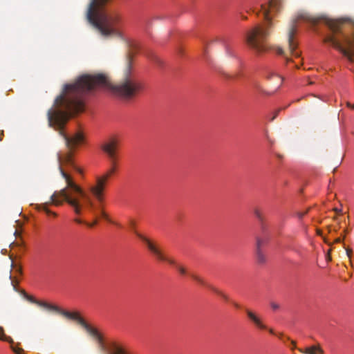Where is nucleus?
Masks as SVG:
<instances>
[{
    "mask_svg": "<svg viewBox=\"0 0 354 354\" xmlns=\"http://www.w3.org/2000/svg\"><path fill=\"white\" fill-rule=\"evenodd\" d=\"M137 236L147 246L148 249L151 251V253H153L156 257L160 261H167L171 265H175L176 262L173 259H170L167 258L162 252L160 250V248L153 243L149 239L145 236L144 235L136 232Z\"/></svg>",
    "mask_w": 354,
    "mask_h": 354,
    "instance_id": "nucleus-7",
    "label": "nucleus"
},
{
    "mask_svg": "<svg viewBox=\"0 0 354 354\" xmlns=\"http://www.w3.org/2000/svg\"><path fill=\"white\" fill-rule=\"evenodd\" d=\"M277 53L279 54V55H283V50L280 48V47H278L277 48Z\"/></svg>",
    "mask_w": 354,
    "mask_h": 354,
    "instance_id": "nucleus-25",
    "label": "nucleus"
},
{
    "mask_svg": "<svg viewBox=\"0 0 354 354\" xmlns=\"http://www.w3.org/2000/svg\"><path fill=\"white\" fill-rule=\"evenodd\" d=\"M12 351L16 353V354H23L24 353V349L21 348H15V347H12Z\"/></svg>",
    "mask_w": 354,
    "mask_h": 354,
    "instance_id": "nucleus-20",
    "label": "nucleus"
},
{
    "mask_svg": "<svg viewBox=\"0 0 354 354\" xmlns=\"http://www.w3.org/2000/svg\"><path fill=\"white\" fill-rule=\"evenodd\" d=\"M107 351L108 354H128L124 348L116 342H111Z\"/></svg>",
    "mask_w": 354,
    "mask_h": 354,
    "instance_id": "nucleus-10",
    "label": "nucleus"
},
{
    "mask_svg": "<svg viewBox=\"0 0 354 354\" xmlns=\"http://www.w3.org/2000/svg\"><path fill=\"white\" fill-rule=\"evenodd\" d=\"M270 306L273 310H277L280 308L279 304L274 301L270 302Z\"/></svg>",
    "mask_w": 354,
    "mask_h": 354,
    "instance_id": "nucleus-19",
    "label": "nucleus"
},
{
    "mask_svg": "<svg viewBox=\"0 0 354 354\" xmlns=\"http://www.w3.org/2000/svg\"><path fill=\"white\" fill-rule=\"evenodd\" d=\"M346 254H347V256H348L349 258H351V255H352V252H353L352 250H351V249H350V248H346Z\"/></svg>",
    "mask_w": 354,
    "mask_h": 354,
    "instance_id": "nucleus-24",
    "label": "nucleus"
},
{
    "mask_svg": "<svg viewBox=\"0 0 354 354\" xmlns=\"http://www.w3.org/2000/svg\"><path fill=\"white\" fill-rule=\"evenodd\" d=\"M220 296L222 297L225 300L228 299L227 296L226 295H225L223 292H222Z\"/></svg>",
    "mask_w": 354,
    "mask_h": 354,
    "instance_id": "nucleus-27",
    "label": "nucleus"
},
{
    "mask_svg": "<svg viewBox=\"0 0 354 354\" xmlns=\"http://www.w3.org/2000/svg\"><path fill=\"white\" fill-rule=\"evenodd\" d=\"M308 84H313V82L310 81V82H308Z\"/></svg>",
    "mask_w": 354,
    "mask_h": 354,
    "instance_id": "nucleus-40",
    "label": "nucleus"
},
{
    "mask_svg": "<svg viewBox=\"0 0 354 354\" xmlns=\"http://www.w3.org/2000/svg\"><path fill=\"white\" fill-rule=\"evenodd\" d=\"M208 288H209L211 290H212L215 293L221 295V294L222 293L221 291H220L219 290H218L217 288H214V287H212L209 285L207 286Z\"/></svg>",
    "mask_w": 354,
    "mask_h": 354,
    "instance_id": "nucleus-22",
    "label": "nucleus"
},
{
    "mask_svg": "<svg viewBox=\"0 0 354 354\" xmlns=\"http://www.w3.org/2000/svg\"><path fill=\"white\" fill-rule=\"evenodd\" d=\"M101 216H102V217L103 218H104L107 221L113 223V222L111 221V219L110 218L109 215L105 212H104L103 210L101 211Z\"/></svg>",
    "mask_w": 354,
    "mask_h": 354,
    "instance_id": "nucleus-18",
    "label": "nucleus"
},
{
    "mask_svg": "<svg viewBox=\"0 0 354 354\" xmlns=\"http://www.w3.org/2000/svg\"><path fill=\"white\" fill-rule=\"evenodd\" d=\"M269 332H270L271 334H274V330H273L272 328H270V329H269Z\"/></svg>",
    "mask_w": 354,
    "mask_h": 354,
    "instance_id": "nucleus-36",
    "label": "nucleus"
},
{
    "mask_svg": "<svg viewBox=\"0 0 354 354\" xmlns=\"http://www.w3.org/2000/svg\"><path fill=\"white\" fill-rule=\"evenodd\" d=\"M135 46V44H129L131 49L125 58L124 76L118 84H112L109 75L106 73L80 75L75 82L64 85L62 93L55 100V109L48 111L49 126L59 130L65 141L66 148L57 153V161L58 169L66 186L55 191L51 195L49 203L37 205V209L44 211L47 215L57 216L55 212L48 208L49 204L61 206L64 202H66L77 215H80L83 207L81 198L84 199L91 208L93 207L91 198L64 168L69 166L81 172L74 163L73 153L76 147L84 141V136L81 132H77L71 137L68 136L63 131V128L73 113L83 111L84 96L95 88L107 89L113 95L126 101L134 99L144 90L143 82L131 73Z\"/></svg>",
    "mask_w": 354,
    "mask_h": 354,
    "instance_id": "nucleus-1",
    "label": "nucleus"
},
{
    "mask_svg": "<svg viewBox=\"0 0 354 354\" xmlns=\"http://www.w3.org/2000/svg\"><path fill=\"white\" fill-rule=\"evenodd\" d=\"M271 77H273L274 79H276V80H277V82L278 83L277 88H279L281 85V84H282L283 79L280 76L274 75V74H271L270 75H268L267 78L270 80L271 78Z\"/></svg>",
    "mask_w": 354,
    "mask_h": 354,
    "instance_id": "nucleus-16",
    "label": "nucleus"
},
{
    "mask_svg": "<svg viewBox=\"0 0 354 354\" xmlns=\"http://www.w3.org/2000/svg\"><path fill=\"white\" fill-rule=\"evenodd\" d=\"M299 20L309 21L313 24H316L319 21V19L312 17L307 13L299 14L297 17L292 21L288 29V40L289 50L290 53L295 57H299V53L296 51L297 44L294 40V36L297 32V23Z\"/></svg>",
    "mask_w": 354,
    "mask_h": 354,
    "instance_id": "nucleus-5",
    "label": "nucleus"
},
{
    "mask_svg": "<svg viewBox=\"0 0 354 354\" xmlns=\"http://www.w3.org/2000/svg\"><path fill=\"white\" fill-rule=\"evenodd\" d=\"M263 243V241L259 238L257 239V244H256V251L259 250H261V245Z\"/></svg>",
    "mask_w": 354,
    "mask_h": 354,
    "instance_id": "nucleus-17",
    "label": "nucleus"
},
{
    "mask_svg": "<svg viewBox=\"0 0 354 354\" xmlns=\"http://www.w3.org/2000/svg\"><path fill=\"white\" fill-rule=\"evenodd\" d=\"M234 306L236 307V308H239V305L237 304H235Z\"/></svg>",
    "mask_w": 354,
    "mask_h": 354,
    "instance_id": "nucleus-39",
    "label": "nucleus"
},
{
    "mask_svg": "<svg viewBox=\"0 0 354 354\" xmlns=\"http://www.w3.org/2000/svg\"><path fill=\"white\" fill-rule=\"evenodd\" d=\"M27 299L28 301H30L32 303H34L41 307L45 308L49 310L55 311L61 315H62V312L65 311L64 310H62L57 306L48 304L46 301H38V300L35 299L34 297H32V296L27 297Z\"/></svg>",
    "mask_w": 354,
    "mask_h": 354,
    "instance_id": "nucleus-8",
    "label": "nucleus"
},
{
    "mask_svg": "<svg viewBox=\"0 0 354 354\" xmlns=\"http://www.w3.org/2000/svg\"><path fill=\"white\" fill-rule=\"evenodd\" d=\"M254 215L257 217V218L260 222L262 223L264 221V216L259 209H255L254 211Z\"/></svg>",
    "mask_w": 354,
    "mask_h": 354,
    "instance_id": "nucleus-14",
    "label": "nucleus"
},
{
    "mask_svg": "<svg viewBox=\"0 0 354 354\" xmlns=\"http://www.w3.org/2000/svg\"><path fill=\"white\" fill-rule=\"evenodd\" d=\"M279 111V110H278V111H276L275 114L274 115V116H273V117L272 118V119H271V120H272H272H274L276 118V117H277V114H278Z\"/></svg>",
    "mask_w": 354,
    "mask_h": 354,
    "instance_id": "nucleus-28",
    "label": "nucleus"
},
{
    "mask_svg": "<svg viewBox=\"0 0 354 354\" xmlns=\"http://www.w3.org/2000/svg\"><path fill=\"white\" fill-rule=\"evenodd\" d=\"M107 1L91 0L86 13L87 19L102 37L122 39V34L120 29V16L116 13L108 14L102 9Z\"/></svg>",
    "mask_w": 354,
    "mask_h": 354,
    "instance_id": "nucleus-3",
    "label": "nucleus"
},
{
    "mask_svg": "<svg viewBox=\"0 0 354 354\" xmlns=\"http://www.w3.org/2000/svg\"><path fill=\"white\" fill-rule=\"evenodd\" d=\"M192 277L193 278V279H194L198 283H200L203 286H208V284H207L206 282L201 277H200L197 275H195V274H192Z\"/></svg>",
    "mask_w": 354,
    "mask_h": 354,
    "instance_id": "nucleus-15",
    "label": "nucleus"
},
{
    "mask_svg": "<svg viewBox=\"0 0 354 354\" xmlns=\"http://www.w3.org/2000/svg\"><path fill=\"white\" fill-rule=\"evenodd\" d=\"M154 60H155L156 62H157V63H159V62H160L159 59H158L157 57H155V58H154Z\"/></svg>",
    "mask_w": 354,
    "mask_h": 354,
    "instance_id": "nucleus-37",
    "label": "nucleus"
},
{
    "mask_svg": "<svg viewBox=\"0 0 354 354\" xmlns=\"http://www.w3.org/2000/svg\"><path fill=\"white\" fill-rule=\"evenodd\" d=\"M176 268L180 274H185L186 273V270L183 267L180 266H176Z\"/></svg>",
    "mask_w": 354,
    "mask_h": 354,
    "instance_id": "nucleus-21",
    "label": "nucleus"
},
{
    "mask_svg": "<svg viewBox=\"0 0 354 354\" xmlns=\"http://www.w3.org/2000/svg\"><path fill=\"white\" fill-rule=\"evenodd\" d=\"M334 211L337 213H341L342 212V209H337V208H335L334 209Z\"/></svg>",
    "mask_w": 354,
    "mask_h": 354,
    "instance_id": "nucleus-31",
    "label": "nucleus"
},
{
    "mask_svg": "<svg viewBox=\"0 0 354 354\" xmlns=\"http://www.w3.org/2000/svg\"><path fill=\"white\" fill-rule=\"evenodd\" d=\"M0 339L2 341L8 342L9 343H13V340L10 337H8L5 335L2 328H0Z\"/></svg>",
    "mask_w": 354,
    "mask_h": 354,
    "instance_id": "nucleus-13",
    "label": "nucleus"
},
{
    "mask_svg": "<svg viewBox=\"0 0 354 354\" xmlns=\"http://www.w3.org/2000/svg\"><path fill=\"white\" fill-rule=\"evenodd\" d=\"M62 315L68 319L77 321L78 324H80L86 330V332L97 341L99 347L102 351H104L106 349L103 337L101 334L96 328L87 324L85 320L80 316L78 313H71L65 310L62 312Z\"/></svg>",
    "mask_w": 354,
    "mask_h": 354,
    "instance_id": "nucleus-6",
    "label": "nucleus"
},
{
    "mask_svg": "<svg viewBox=\"0 0 354 354\" xmlns=\"http://www.w3.org/2000/svg\"><path fill=\"white\" fill-rule=\"evenodd\" d=\"M118 141L115 138H110L107 142H104L101 148L106 154L109 167L106 172L102 176L97 177L96 179V185L91 187L90 191L96 197L99 201H102V194L105 185L108 179L114 174L117 171L118 156L117 153Z\"/></svg>",
    "mask_w": 354,
    "mask_h": 354,
    "instance_id": "nucleus-4",
    "label": "nucleus"
},
{
    "mask_svg": "<svg viewBox=\"0 0 354 354\" xmlns=\"http://www.w3.org/2000/svg\"><path fill=\"white\" fill-rule=\"evenodd\" d=\"M11 283H12V286H14V288H15V289H16V288H15V285L14 284V281H11Z\"/></svg>",
    "mask_w": 354,
    "mask_h": 354,
    "instance_id": "nucleus-38",
    "label": "nucleus"
},
{
    "mask_svg": "<svg viewBox=\"0 0 354 354\" xmlns=\"http://www.w3.org/2000/svg\"><path fill=\"white\" fill-rule=\"evenodd\" d=\"M291 343H292V346H294L293 348H295V346H296V343H295V341H291Z\"/></svg>",
    "mask_w": 354,
    "mask_h": 354,
    "instance_id": "nucleus-34",
    "label": "nucleus"
},
{
    "mask_svg": "<svg viewBox=\"0 0 354 354\" xmlns=\"http://www.w3.org/2000/svg\"><path fill=\"white\" fill-rule=\"evenodd\" d=\"M348 106L354 109V104H351L350 103H348Z\"/></svg>",
    "mask_w": 354,
    "mask_h": 354,
    "instance_id": "nucleus-32",
    "label": "nucleus"
},
{
    "mask_svg": "<svg viewBox=\"0 0 354 354\" xmlns=\"http://www.w3.org/2000/svg\"><path fill=\"white\" fill-rule=\"evenodd\" d=\"M97 219H95V220H94V221H93V223H86V225H87L88 226H89V227H93V226H94L95 225H96V224H97Z\"/></svg>",
    "mask_w": 354,
    "mask_h": 354,
    "instance_id": "nucleus-26",
    "label": "nucleus"
},
{
    "mask_svg": "<svg viewBox=\"0 0 354 354\" xmlns=\"http://www.w3.org/2000/svg\"><path fill=\"white\" fill-rule=\"evenodd\" d=\"M307 212H308V211H306V212H297V216L299 219H301L307 214Z\"/></svg>",
    "mask_w": 354,
    "mask_h": 354,
    "instance_id": "nucleus-23",
    "label": "nucleus"
},
{
    "mask_svg": "<svg viewBox=\"0 0 354 354\" xmlns=\"http://www.w3.org/2000/svg\"><path fill=\"white\" fill-rule=\"evenodd\" d=\"M256 256L259 263H264L266 261V257L261 250L256 251Z\"/></svg>",
    "mask_w": 354,
    "mask_h": 354,
    "instance_id": "nucleus-12",
    "label": "nucleus"
},
{
    "mask_svg": "<svg viewBox=\"0 0 354 354\" xmlns=\"http://www.w3.org/2000/svg\"><path fill=\"white\" fill-rule=\"evenodd\" d=\"M75 221L77 223H82V221L80 220V218H75Z\"/></svg>",
    "mask_w": 354,
    "mask_h": 354,
    "instance_id": "nucleus-30",
    "label": "nucleus"
},
{
    "mask_svg": "<svg viewBox=\"0 0 354 354\" xmlns=\"http://www.w3.org/2000/svg\"><path fill=\"white\" fill-rule=\"evenodd\" d=\"M298 350L304 354H324V351L319 345H314L305 349L298 348Z\"/></svg>",
    "mask_w": 354,
    "mask_h": 354,
    "instance_id": "nucleus-11",
    "label": "nucleus"
},
{
    "mask_svg": "<svg viewBox=\"0 0 354 354\" xmlns=\"http://www.w3.org/2000/svg\"><path fill=\"white\" fill-rule=\"evenodd\" d=\"M279 111V110H278V111H276L275 114L274 115V116H273V117L272 118V119H271V120H272H272H274L276 118V117H277V114H278Z\"/></svg>",
    "mask_w": 354,
    "mask_h": 354,
    "instance_id": "nucleus-29",
    "label": "nucleus"
},
{
    "mask_svg": "<svg viewBox=\"0 0 354 354\" xmlns=\"http://www.w3.org/2000/svg\"><path fill=\"white\" fill-rule=\"evenodd\" d=\"M283 0H269L267 4H261V9L266 19L264 24H257L247 32L245 41L248 46L257 54L268 50L266 39L272 32V22L270 15H275L283 8Z\"/></svg>",
    "mask_w": 354,
    "mask_h": 354,
    "instance_id": "nucleus-2",
    "label": "nucleus"
},
{
    "mask_svg": "<svg viewBox=\"0 0 354 354\" xmlns=\"http://www.w3.org/2000/svg\"><path fill=\"white\" fill-rule=\"evenodd\" d=\"M277 156L279 158V159H282L283 158V156L281 155V154H277Z\"/></svg>",
    "mask_w": 354,
    "mask_h": 354,
    "instance_id": "nucleus-35",
    "label": "nucleus"
},
{
    "mask_svg": "<svg viewBox=\"0 0 354 354\" xmlns=\"http://www.w3.org/2000/svg\"><path fill=\"white\" fill-rule=\"evenodd\" d=\"M342 241V239L340 238H337L336 240H335V242L336 243H340Z\"/></svg>",
    "mask_w": 354,
    "mask_h": 354,
    "instance_id": "nucleus-33",
    "label": "nucleus"
},
{
    "mask_svg": "<svg viewBox=\"0 0 354 354\" xmlns=\"http://www.w3.org/2000/svg\"><path fill=\"white\" fill-rule=\"evenodd\" d=\"M245 313L248 317L252 322L254 325L260 329H267V326L262 322L261 319L252 310L245 309Z\"/></svg>",
    "mask_w": 354,
    "mask_h": 354,
    "instance_id": "nucleus-9",
    "label": "nucleus"
}]
</instances>
